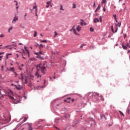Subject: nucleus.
<instances>
[{"instance_id":"6","label":"nucleus","mask_w":130,"mask_h":130,"mask_svg":"<svg viewBox=\"0 0 130 130\" xmlns=\"http://www.w3.org/2000/svg\"><path fill=\"white\" fill-rule=\"evenodd\" d=\"M111 28L112 32H113V33H116V32H117V30L118 29L117 26H116V30H115V31H114V30L113 29V25H111Z\"/></svg>"},{"instance_id":"18","label":"nucleus","mask_w":130,"mask_h":130,"mask_svg":"<svg viewBox=\"0 0 130 130\" xmlns=\"http://www.w3.org/2000/svg\"><path fill=\"white\" fill-rule=\"evenodd\" d=\"M38 46H39V47L40 49H41V48H43V47L44 46L42 44L38 45Z\"/></svg>"},{"instance_id":"36","label":"nucleus","mask_w":130,"mask_h":130,"mask_svg":"<svg viewBox=\"0 0 130 130\" xmlns=\"http://www.w3.org/2000/svg\"><path fill=\"white\" fill-rule=\"evenodd\" d=\"M72 8H73V9H76V5L75 4H73Z\"/></svg>"},{"instance_id":"10","label":"nucleus","mask_w":130,"mask_h":130,"mask_svg":"<svg viewBox=\"0 0 130 130\" xmlns=\"http://www.w3.org/2000/svg\"><path fill=\"white\" fill-rule=\"evenodd\" d=\"M81 29H82V27H81V26H80V25H78L76 27V30H77V31H78V32H80V31H81Z\"/></svg>"},{"instance_id":"33","label":"nucleus","mask_w":130,"mask_h":130,"mask_svg":"<svg viewBox=\"0 0 130 130\" xmlns=\"http://www.w3.org/2000/svg\"><path fill=\"white\" fill-rule=\"evenodd\" d=\"M60 10L61 11H64L63 9L62 8V5H60Z\"/></svg>"},{"instance_id":"64","label":"nucleus","mask_w":130,"mask_h":130,"mask_svg":"<svg viewBox=\"0 0 130 130\" xmlns=\"http://www.w3.org/2000/svg\"><path fill=\"white\" fill-rule=\"evenodd\" d=\"M93 7H95V3H93Z\"/></svg>"},{"instance_id":"44","label":"nucleus","mask_w":130,"mask_h":130,"mask_svg":"<svg viewBox=\"0 0 130 130\" xmlns=\"http://www.w3.org/2000/svg\"><path fill=\"white\" fill-rule=\"evenodd\" d=\"M127 111L128 113H129V111H130L129 109L128 108Z\"/></svg>"},{"instance_id":"57","label":"nucleus","mask_w":130,"mask_h":130,"mask_svg":"<svg viewBox=\"0 0 130 130\" xmlns=\"http://www.w3.org/2000/svg\"><path fill=\"white\" fill-rule=\"evenodd\" d=\"M67 102V100H64V102Z\"/></svg>"},{"instance_id":"11","label":"nucleus","mask_w":130,"mask_h":130,"mask_svg":"<svg viewBox=\"0 0 130 130\" xmlns=\"http://www.w3.org/2000/svg\"><path fill=\"white\" fill-rule=\"evenodd\" d=\"M15 87H16L17 90H21V89H22V87H21V85H19L18 86L15 85Z\"/></svg>"},{"instance_id":"29","label":"nucleus","mask_w":130,"mask_h":130,"mask_svg":"<svg viewBox=\"0 0 130 130\" xmlns=\"http://www.w3.org/2000/svg\"><path fill=\"white\" fill-rule=\"evenodd\" d=\"M100 8H101V5H99L98 8H96V10H100Z\"/></svg>"},{"instance_id":"40","label":"nucleus","mask_w":130,"mask_h":130,"mask_svg":"<svg viewBox=\"0 0 130 130\" xmlns=\"http://www.w3.org/2000/svg\"><path fill=\"white\" fill-rule=\"evenodd\" d=\"M55 33V35L54 36V37H55V36H56V35H57V32H56V31H54Z\"/></svg>"},{"instance_id":"42","label":"nucleus","mask_w":130,"mask_h":130,"mask_svg":"<svg viewBox=\"0 0 130 130\" xmlns=\"http://www.w3.org/2000/svg\"><path fill=\"white\" fill-rule=\"evenodd\" d=\"M9 59V55H6V59Z\"/></svg>"},{"instance_id":"15","label":"nucleus","mask_w":130,"mask_h":130,"mask_svg":"<svg viewBox=\"0 0 130 130\" xmlns=\"http://www.w3.org/2000/svg\"><path fill=\"white\" fill-rule=\"evenodd\" d=\"M97 22H98V23H99V19H98V18H94V23H97Z\"/></svg>"},{"instance_id":"7","label":"nucleus","mask_w":130,"mask_h":130,"mask_svg":"<svg viewBox=\"0 0 130 130\" xmlns=\"http://www.w3.org/2000/svg\"><path fill=\"white\" fill-rule=\"evenodd\" d=\"M34 9H36V13H35L36 16L38 17V15H37V13H38V11L37 10V6L36 5L34 6L33 10H34Z\"/></svg>"},{"instance_id":"24","label":"nucleus","mask_w":130,"mask_h":130,"mask_svg":"<svg viewBox=\"0 0 130 130\" xmlns=\"http://www.w3.org/2000/svg\"><path fill=\"white\" fill-rule=\"evenodd\" d=\"M119 112L120 114H121V115L124 116V114H123V113H122V112H121V111H119Z\"/></svg>"},{"instance_id":"48","label":"nucleus","mask_w":130,"mask_h":130,"mask_svg":"<svg viewBox=\"0 0 130 130\" xmlns=\"http://www.w3.org/2000/svg\"><path fill=\"white\" fill-rule=\"evenodd\" d=\"M71 98H68L67 100H71Z\"/></svg>"},{"instance_id":"20","label":"nucleus","mask_w":130,"mask_h":130,"mask_svg":"<svg viewBox=\"0 0 130 130\" xmlns=\"http://www.w3.org/2000/svg\"><path fill=\"white\" fill-rule=\"evenodd\" d=\"M11 30H13V27L11 26L8 29V32L9 33H11Z\"/></svg>"},{"instance_id":"58","label":"nucleus","mask_w":130,"mask_h":130,"mask_svg":"<svg viewBox=\"0 0 130 130\" xmlns=\"http://www.w3.org/2000/svg\"><path fill=\"white\" fill-rule=\"evenodd\" d=\"M20 66H21V67H24V64H22Z\"/></svg>"},{"instance_id":"56","label":"nucleus","mask_w":130,"mask_h":130,"mask_svg":"<svg viewBox=\"0 0 130 130\" xmlns=\"http://www.w3.org/2000/svg\"><path fill=\"white\" fill-rule=\"evenodd\" d=\"M125 37H126V35H125L124 36V38H125Z\"/></svg>"},{"instance_id":"52","label":"nucleus","mask_w":130,"mask_h":130,"mask_svg":"<svg viewBox=\"0 0 130 130\" xmlns=\"http://www.w3.org/2000/svg\"><path fill=\"white\" fill-rule=\"evenodd\" d=\"M71 101H72V102H74V101H75V100L72 99V100H71Z\"/></svg>"},{"instance_id":"41","label":"nucleus","mask_w":130,"mask_h":130,"mask_svg":"<svg viewBox=\"0 0 130 130\" xmlns=\"http://www.w3.org/2000/svg\"><path fill=\"white\" fill-rule=\"evenodd\" d=\"M103 11H104V12H106V9H105V7H104Z\"/></svg>"},{"instance_id":"32","label":"nucleus","mask_w":130,"mask_h":130,"mask_svg":"<svg viewBox=\"0 0 130 130\" xmlns=\"http://www.w3.org/2000/svg\"><path fill=\"white\" fill-rule=\"evenodd\" d=\"M0 37H1V38H3V37H5V35H4V34H1V35H0Z\"/></svg>"},{"instance_id":"17","label":"nucleus","mask_w":130,"mask_h":130,"mask_svg":"<svg viewBox=\"0 0 130 130\" xmlns=\"http://www.w3.org/2000/svg\"><path fill=\"white\" fill-rule=\"evenodd\" d=\"M113 17L115 21L117 22V19H116V14H114Z\"/></svg>"},{"instance_id":"31","label":"nucleus","mask_w":130,"mask_h":130,"mask_svg":"<svg viewBox=\"0 0 130 130\" xmlns=\"http://www.w3.org/2000/svg\"><path fill=\"white\" fill-rule=\"evenodd\" d=\"M83 46H86L85 44H83L80 46V48H82Z\"/></svg>"},{"instance_id":"54","label":"nucleus","mask_w":130,"mask_h":130,"mask_svg":"<svg viewBox=\"0 0 130 130\" xmlns=\"http://www.w3.org/2000/svg\"><path fill=\"white\" fill-rule=\"evenodd\" d=\"M8 56L9 55H12V54H7Z\"/></svg>"},{"instance_id":"59","label":"nucleus","mask_w":130,"mask_h":130,"mask_svg":"<svg viewBox=\"0 0 130 130\" xmlns=\"http://www.w3.org/2000/svg\"><path fill=\"white\" fill-rule=\"evenodd\" d=\"M53 79H54V80H55V79H56L55 76H54V77H53Z\"/></svg>"},{"instance_id":"43","label":"nucleus","mask_w":130,"mask_h":130,"mask_svg":"<svg viewBox=\"0 0 130 130\" xmlns=\"http://www.w3.org/2000/svg\"><path fill=\"white\" fill-rule=\"evenodd\" d=\"M39 54H43V53H42V52L41 51H39Z\"/></svg>"},{"instance_id":"5","label":"nucleus","mask_w":130,"mask_h":130,"mask_svg":"<svg viewBox=\"0 0 130 130\" xmlns=\"http://www.w3.org/2000/svg\"><path fill=\"white\" fill-rule=\"evenodd\" d=\"M122 46L123 49H127V47H128V48H130V45L129 44H128V43H127L126 45L123 44Z\"/></svg>"},{"instance_id":"39","label":"nucleus","mask_w":130,"mask_h":130,"mask_svg":"<svg viewBox=\"0 0 130 130\" xmlns=\"http://www.w3.org/2000/svg\"><path fill=\"white\" fill-rule=\"evenodd\" d=\"M20 27H21V28H25V27H24V26H23V25H22V24H20Z\"/></svg>"},{"instance_id":"37","label":"nucleus","mask_w":130,"mask_h":130,"mask_svg":"<svg viewBox=\"0 0 130 130\" xmlns=\"http://www.w3.org/2000/svg\"><path fill=\"white\" fill-rule=\"evenodd\" d=\"M59 120V119L58 118H56V119H55V122H57V121H58Z\"/></svg>"},{"instance_id":"21","label":"nucleus","mask_w":130,"mask_h":130,"mask_svg":"<svg viewBox=\"0 0 130 130\" xmlns=\"http://www.w3.org/2000/svg\"><path fill=\"white\" fill-rule=\"evenodd\" d=\"M3 48H9V49H12V48L10 47V46H5Z\"/></svg>"},{"instance_id":"53","label":"nucleus","mask_w":130,"mask_h":130,"mask_svg":"<svg viewBox=\"0 0 130 130\" xmlns=\"http://www.w3.org/2000/svg\"><path fill=\"white\" fill-rule=\"evenodd\" d=\"M21 80H22V81H24V78H23V77H22V78H21Z\"/></svg>"},{"instance_id":"28","label":"nucleus","mask_w":130,"mask_h":130,"mask_svg":"<svg viewBox=\"0 0 130 130\" xmlns=\"http://www.w3.org/2000/svg\"><path fill=\"white\" fill-rule=\"evenodd\" d=\"M102 18H103V16H100V21L101 22V23L102 22Z\"/></svg>"},{"instance_id":"30","label":"nucleus","mask_w":130,"mask_h":130,"mask_svg":"<svg viewBox=\"0 0 130 130\" xmlns=\"http://www.w3.org/2000/svg\"><path fill=\"white\" fill-rule=\"evenodd\" d=\"M86 25V23L85 22H80V24L81 25V26H83V25Z\"/></svg>"},{"instance_id":"62","label":"nucleus","mask_w":130,"mask_h":130,"mask_svg":"<svg viewBox=\"0 0 130 130\" xmlns=\"http://www.w3.org/2000/svg\"><path fill=\"white\" fill-rule=\"evenodd\" d=\"M41 36H42V37H43V35H42V34H40Z\"/></svg>"},{"instance_id":"46","label":"nucleus","mask_w":130,"mask_h":130,"mask_svg":"<svg viewBox=\"0 0 130 130\" xmlns=\"http://www.w3.org/2000/svg\"><path fill=\"white\" fill-rule=\"evenodd\" d=\"M1 69L2 71H4V66H2Z\"/></svg>"},{"instance_id":"35","label":"nucleus","mask_w":130,"mask_h":130,"mask_svg":"<svg viewBox=\"0 0 130 130\" xmlns=\"http://www.w3.org/2000/svg\"><path fill=\"white\" fill-rule=\"evenodd\" d=\"M102 3H103V4H106L107 1H106V0H103Z\"/></svg>"},{"instance_id":"38","label":"nucleus","mask_w":130,"mask_h":130,"mask_svg":"<svg viewBox=\"0 0 130 130\" xmlns=\"http://www.w3.org/2000/svg\"><path fill=\"white\" fill-rule=\"evenodd\" d=\"M14 2L16 3L15 6H18V2L17 1H14Z\"/></svg>"},{"instance_id":"22","label":"nucleus","mask_w":130,"mask_h":130,"mask_svg":"<svg viewBox=\"0 0 130 130\" xmlns=\"http://www.w3.org/2000/svg\"><path fill=\"white\" fill-rule=\"evenodd\" d=\"M116 27H117V26H118V27H120V26H121V23H119L118 22L117 24H116Z\"/></svg>"},{"instance_id":"34","label":"nucleus","mask_w":130,"mask_h":130,"mask_svg":"<svg viewBox=\"0 0 130 130\" xmlns=\"http://www.w3.org/2000/svg\"><path fill=\"white\" fill-rule=\"evenodd\" d=\"M24 83H25V84H27V83H28V81L27 80V79H24Z\"/></svg>"},{"instance_id":"27","label":"nucleus","mask_w":130,"mask_h":130,"mask_svg":"<svg viewBox=\"0 0 130 130\" xmlns=\"http://www.w3.org/2000/svg\"><path fill=\"white\" fill-rule=\"evenodd\" d=\"M90 32H94V28H93V27H90Z\"/></svg>"},{"instance_id":"61","label":"nucleus","mask_w":130,"mask_h":130,"mask_svg":"<svg viewBox=\"0 0 130 130\" xmlns=\"http://www.w3.org/2000/svg\"><path fill=\"white\" fill-rule=\"evenodd\" d=\"M98 11V10L96 9V10H95V13H96V12H97Z\"/></svg>"},{"instance_id":"13","label":"nucleus","mask_w":130,"mask_h":130,"mask_svg":"<svg viewBox=\"0 0 130 130\" xmlns=\"http://www.w3.org/2000/svg\"><path fill=\"white\" fill-rule=\"evenodd\" d=\"M74 28H75V26H73L72 28V30H73V32L76 35H78V34H77V31H76V30L75 29H74Z\"/></svg>"},{"instance_id":"45","label":"nucleus","mask_w":130,"mask_h":130,"mask_svg":"<svg viewBox=\"0 0 130 130\" xmlns=\"http://www.w3.org/2000/svg\"><path fill=\"white\" fill-rule=\"evenodd\" d=\"M23 120H24V121H26V120H27V118L24 117V119Z\"/></svg>"},{"instance_id":"2","label":"nucleus","mask_w":130,"mask_h":130,"mask_svg":"<svg viewBox=\"0 0 130 130\" xmlns=\"http://www.w3.org/2000/svg\"><path fill=\"white\" fill-rule=\"evenodd\" d=\"M4 93L6 94H3L2 91H0V96L1 95V96L4 98V96H6V95H8L10 98H11L12 102L13 103H14V104H18V103H19L20 101L17 100V99H15V98L13 96H14V95L13 94V91H12V90H4Z\"/></svg>"},{"instance_id":"50","label":"nucleus","mask_w":130,"mask_h":130,"mask_svg":"<svg viewBox=\"0 0 130 130\" xmlns=\"http://www.w3.org/2000/svg\"><path fill=\"white\" fill-rule=\"evenodd\" d=\"M22 43H19V44H18V45H22Z\"/></svg>"},{"instance_id":"51","label":"nucleus","mask_w":130,"mask_h":130,"mask_svg":"<svg viewBox=\"0 0 130 130\" xmlns=\"http://www.w3.org/2000/svg\"><path fill=\"white\" fill-rule=\"evenodd\" d=\"M35 54H36V55H39L38 53H35Z\"/></svg>"},{"instance_id":"4","label":"nucleus","mask_w":130,"mask_h":130,"mask_svg":"<svg viewBox=\"0 0 130 130\" xmlns=\"http://www.w3.org/2000/svg\"><path fill=\"white\" fill-rule=\"evenodd\" d=\"M17 21H19V17L15 15L13 20H12V24H15Z\"/></svg>"},{"instance_id":"12","label":"nucleus","mask_w":130,"mask_h":130,"mask_svg":"<svg viewBox=\"0 0 130 130\" xmlns=\"http://www.w3.org/2000/svg\"><path fill=\"white\" fill-rule=\"evenodd\" d=\"M24 48L25 50L26 51V52L27 53L28 56H30V55L29 54V51L27 49V47H26V46H24Z\"/></svg>"},{"instance_id":"55","label":"nucleus","mask_w":130,"mask_h":130,"mask_svg":"<svg viewBox=\"0 0 130 130\" xmlns=\"http://www.w3.org/2000/svg\"><path fill=\"white\" fill-rule=\"evenodd\" d=\"M98 14L95 13V14H94V16H98Z\"/></svg>"},{"instance_id":"3","label":"nucleus","mask_w":130,"mask_h":130,"mask_svg":"<svg viewBox=\"0 0 130 130\" xmlns=\"http://www.w3.org/2000/svg\"><path fill=\"white\" fill-rule=\"evenodd\" d=\"M94 96H95L96 100H101V101H104V99L102 95L99 96V93L97 92H94L93 93Z\"/></svg>"},{"instance_id":"25","label":"nucleus","mask_w":130,"mask_h":130,"mask_svg":"<svg viewBox=\"0 0 130 130\" xmlns=\"http://www.w3.org/2000/svg\"><path fill=\"white\" fill-rule=\"evenodd\" d=\"M40 41H41V42H44L45 43H46V42H47V41L46 40H41Z\"/></svg>"},{"instance_id":"8","label":"nucleus","mask_w":130,"mask_h":130,"mask_svg":"<svg viewBox=\"0 0 130 130\" xmlns=\"http://www.w3.org/2000/svg\"><path fill=\"white\" fill-rule=\"evenodd\" d=\"M27 124L28 125V130H32V129H33V128H32V123H28Z\"/></svg>"},{"instance_id":"14","label":"nucleus","mask_w":130,"mask_h":130,"mask_svg":"<svg viewBox=\"0 0 130 130\" xmlns=\"http://www.w3.org/2000/svg\"><path fill=\"white\" fill-rule=\"evenodd\" d=\"M101 118H102V119L106 120V117H105V115H104V114L101 115Z\"/></svg>"},{"instance_id":"47","label":"nucleus","mask_w":130,"mask_h":130,"mask_svg":"<svg viewBox=\"0 0 130 130\" xmlns=\"http://www.w3.org/2000/svg\"><path fill=\"white\" fill-rule=\"evenodd\" d=\"M18 69L20 70V71H22V68H21V67H18Z\"/></svg>"},{"instance_id":"1","label":"nucleus","mask_w":130,"mask_h":130,"mask_svg":"<svg viewBox=\"0 0 130 130\" xmlns=\"http://www.w3.org/2000/svg\"><path fill=\"white\" fill-rule=\"evenodd\" d=\"M37 71L35 73V76L37 78H41V75L40 74V71L42 74H46V67H45V63H40V64L38 65L37 67Z\"/></svg>"},{"instance_id":"60","label":"nucleus","mask_w":130,"mask_h":130,"mask_svg":"<svg viewBox=\"0 0 130 130\" xmlns=\"http://www.w3.org/2000/svg\"><path fill=\"white\" fill-rule=\"evenodd\" d=\"M13 73H14L15 75H17V73L15 72L14 71Z\"/></svg>"},{"instance_id":"23","label":"nucleus","mask_w":130,"mask_h":130,"mask_svg":"<svg viewBox=\"0 0 130 130\" xmlns=\"http://www.w3.org/2000/svg\"><path fill=\"white\" fill-rule=\"evenodd\" d=\"M34 37H36L37 36V32L36 31H34Z\"/></svg>"},{"instance_id":"26","label":"nucleus","mask_w":130,"mask_h":130,"mask_svg":"<svg viewBox=\"0 0 130 130\" xmlns=\"http://www.w3.org/2000/svg\"><path fill=\"white\" fill-rule=\"evenodd\" d=\"M4 52H0V55H2V54H4ZM4 57V56H0V58H3Z\"/></svg>"},{"instance_id":"19","label":"nucleus","mask_w":130,"mask_h":130,"mask_svg":"<svg viewBox=\"0 0 130 130\" xmlns=\"http://www.w3.org/2000/svg\"><path fill=\"white\" fill-rule=\"evenodd\" d=\"M37 58H40L41 59H44V58H42V57H41V56H40V55H38V56H37Z\"/></svg>"},{"instance_id":"49","label":"nucleus","mask_w":130,"mask_h":130,"mask_svg":"<svg viewBox=\"0 0 130 130\" xmlns=\"http://www.w3.org/2000/svg\"><path fill=\"white\" fill-rule=\"evenodd\" d=\"M13 46H15V47H17V44H14Z\"/></svg>"},{"instance_id":"9","label":"nucleus","mask_w":130,"mask_h":130,"mask_svg":"<svg viewBox=\"0 0 130 130\" xmlns=\"http://www.w3.org/2000/svg\"><path fill=\"white\" fill-rule=\"evenodd\" d=\"M51 3V1H49V2H47V3H46V8H49V6L50 5V4Z\"/></svg>"},{"instance_id":"63","label":"nucleus","mask_w":130,"mask_h":130,"mask_svg":"<svg viewBox=\"0 0 130 130\" xmlns=\"http://www.w3.org/2000/svg\"><path fill=\"white\" fill-rule=\"evenodd\" d=\"M18 9H19V7H16V10H18Z\"/></svg>"},{"instance_id":"16","label":"nucleus","mask_w":130,"mask_h":130,"mask_svg":"<svg viewBox=\"0 0 130 130\" xmlns=\"http://www.w3.org/2000/svg\"><path fill=\"white\" fill-rule=\"evenodd\" d=\"M8 71H9V72H14V68L13 67H11L10 68Z\"/></svg>"}]
</instances>
